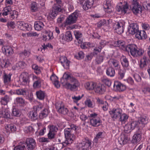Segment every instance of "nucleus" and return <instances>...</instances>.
Segmentation results:
<instances>
[{"label": "nucleus", "mask_w": 150, "mask_h": 150, "mask_svg": "<svg viewBox=\"0 0 150 150\" xmlns=\"http://www.w3.org/2000/svg\"><path fill=\"white\" fill-rule=\"evenodd\" d=\"M90 123L92 126L96 127L100 124L101 120L98 117L92 118L90 119Z\"/></svg>", "instance_id": "24"}, {"label": "nucleus", "mask_w": 150, "mask_h": 150, "mask_svg": "<svg viewBox=\"0 0 150 150\" xmlns=\"http://www.w3.org/2000/svg\"><path fill=\"white\" fill-rule=\"evenodd\" d=\"M64 39L65 41L67 42H70L72 40V37L71 34V33L70 31H68L66 32Z\"/></svg>", "instance_id": "41"}, {"label": "nucleus", "mask_w": 150, "mask_h": 150, "mask_svg": "<svg viewBox=\"0 0 150 150\" xmlns=\"http://www.w3.org/2000/svg\"><path fill=\"white\" fill-rule=\"evenodd\" d=\"M129 140V138L127 136L124 135L120 136L118 138V142L121 145L126 144Z\"/></svg>", "instance_id": "27"}, {"label": "nucleus", "mask_w": 150, "mask_h": 150, "mask_svg": "<svg viewBox=\"0 0 150 150\" xmlns=\"http://www.w3.org/2000/svg\"><path fill=\"white\" fill-rule=\"evenodd\" d=\"M34 129L31 126L26 127L24 129V131L26 133H28L29 132L33 133L34 132Z\"/></svg>", "instance_id": "51"}, {"label": "nucleus", "mask_w": 150, "mask_h": 150, "mask_svg": "<svg viewBox=\"0 0 150 150\" xmlns=\"http://www.w3.org/2000/svg\"><path fill=\"white\" fill-rule=\"evenodd\" d=\"M2 52L8 56H10L13 53V49L9 46H4L2 47Z\"/></svg>", "instance_id": "13"}, {"label": "nucleus", "mask_w": 150, "mask_h": 150, "mask_svg": "<svg viewBox=\"0 0 150 150\" xmlns=\"http://www.w3.org/2000/svg\"><path fill=\"white\" fill-rule=\"evenodd\" d=\"M132 4L130 6V8L135 14L141 13L142 11V6L137 2V0H132Z\"/></svg>", "instance_id": "3"}, {"label": "nucleus", "mask_w": 150, "mask_h": 150, "mask_svg": "<svg viewBox=\"0 0 150 150\" xmlns=\"http://www.w3.org/2000/svg\"><path fill=\"white\" fill-rule=\"evenodd\" d=\"M26 147L28 150H33L36 146L35 140L33 138H28L25 142Z\"/></svg>", "instance_id": "10"}, {"label": "nucleus", "mask_w": 150, "mask_h": 150, "mask_svg": "<svg viewBox=\"0 0 150 150\" xmlns=\"http://www.w3.org/2000/svg\"><path fill=\"white\" fill-rule=\"evenodd\" d=\"M44 26V25L42 21H37L35 22L34 28L36 30H40L43 29Z\"/></svg>", "instance_id": "26"}, {"label": "nucleus", "mask_w": 150, "mask_h": 150, "mask_svg": "<svg viewBox=\"0 0 150 150\" xmlns=\"http://www.w3.org/2000/svg\"><path fill=\"white\" fill-rule=\"evenodd\" d=\"M26 66L25 63L23 61H20L16 64L17 67H20L21 68H24Z\"/></svg>", "instance_id": "61"}, {"label": "nucleus", "mask_w": 150, "mask_h": 150, "mask_svg": "<svg viewBox=\"0 0 150 150\" xmlns=\"http://www.w3.org/2000/svg\"><path fill=\"white\" fill-rule=\"evenodd\" d=\"M92 143L91 140L88 138H86L79 145L80 147H85V148L87 149L90 147L91 148V145Z\"/></svg>", "instance_id": "23"}, {"label": "nucleus", "mask_w": 150, "mask_h": 150, "mask_svg": "<svg viewBox=\"0 0 150 150\" xmlns=\"http://www.w3.org/2000/svg\"><path fill=\"white\" fill-rule=\"evenodd\" d=\"M107 75L110 77L113 76L115 74V69L112 67H110L107 69L106 71Z\"/></svg>", "instance_id": "40"}, {"label": "nucleus", "mask_w": 150, "mask_h": 150, "mask_svg": "<svg viewBox=\"0 0 150 150\" xmlns=\"http://www.w3.org/2000/svg\"><path fill=\"white\" fill-rule=\"evenodd\" d=\"M0 64L1 67L2 68H7L8 67V66L7 61L6 59H3L2 60Z\"/></svg>", "instance_id": "58"}, {"label": "nucleus", "mask_w": 150, "mask_h": 150, "mask_svg": "<svg viewBox=\"0 0 150 150\" xmlns=\"http://www.w3.org/2000/svg\"><path fill=\"white\" fill-rule=\"evenodd\" d=\"M70 82L71 83L73 84V85L77 86L78 87H79L80 85L79 81L74 77L71 79Z\"/></svg>", "instance_id": "53"}, {"label": "nucleus", "mask_w": 150, "mask_h": 150, "mask_svg": "<svg viewBox=\"0 0 150 150\" xmlns=\"http://www.w3.org/2000/svg\"><path fill=\"white\" fill-rule=\"evenodd\" d=\"M129 124L130 125L132 129H134L137 126L140 124L137 121H131L129 123Z\"/></svg>", "instance_id": "54"}, {"label": "nucleus", "mask_w": 150, "mask_h": 150, "mask_svg": "<svg viewBox=\"0 0 150 150\" xmlns=\"http://www.w3.org/2000/svg\"><path fill=\"white\" fill-rule=\"evenodd\" d=\"M12 11L10 6H8L5 7L3 11L2 15L3 16H6L10 14L11 17L13 18L14 16L13 13H12Z\"/></svg>", "instance_id": "22"}, {"label": "nucleus", "mask_w": 150, "mask_h": 150, "mask_svg": "<svg viewBox=\"0 0 150 150\" xmlns=\"http://www.w3.org/2000/svg\"><path fill=\"white\" fill-rule=\"evenodd\" d=\"M113 87L116 91H123L126 88L125 85L118 81H115Z\"/></svg>", "instance_id": "14"}, {"label": "nucleus", "mask_w": 150, "mask_h": 150, "mask_svg": "<svg viewBox=\"0 0 150 150\" xmlns=\"http://www.w3.org/2000/svg\"><path fill=\"white\" fill-rule=\"evenodd\" d=\"M68 88L72 91H75L78 89L77 86L73 85L71 83H67L66 84Z\"/></svg>", "instance_id": "49"}, {"label": "nucleus", "mask_w": 150, "mask_h": 150, "mask_svg": "<svg viewBox=\"0 0 150 150\" xmlns=\"http://www.w3.org/2000/svg\"><path fill=\"white\" fill-rule=\"evenodd\" d=\"M96 83L93 82H88L85 85V88L88 90H92L94 89Z\"/></svg>", "instance_id": "36"}, {"label": "nucleus", "mask_w": 150, "mask_h": 150, "mask_svg": "<svg viewBox=\"0 0 150 150\" xmlns=\"http://www.w3.org/2000/svg\"><path fill=\"white\" fill-rule=\"evenodd\" d=\"M16 101L17 104L21 106H24L25 105V100L21 97L17 98Z\"/></svg>", "instance_id": "45"}, {"label": "nucleus", "mask_w": 150, "mask_h": 150, "mask_svg": "<svg viewBox=\"0 0 150 150\" xmlns=\"http://www.w3.org/2000/svg\"><path fill=\"white\" fill-rule=\"evenodd\" d=\"M122 112V110L120 108H114L110 112V113L112 118L115 120L119 118Z\"/></svg>", "instance_id": "7"}, {"label": "nucleus", "mask_w": 150, "mask_h": 150, "mask_svg": "<svg viewBox=\"0 0 150 150\" xmlns=\"http://www.w3.org/2000/svg\"><path fill=\"white\" fill-rule=\"evenodd\" d=\"M42 108V105L34 106L33 110L30 112L29 116L30 118L33 120H35L38 118V112Z\"/></svg>", "instance_id": "4"}, {"label": "nucleus", "mask_w": 150, "mask_h": 150, "mask_svg": "<svg viewBox=\"0 0 150 150\" xmlns=\"http://www.w3.org/2000/svg\"><path fill=\"white\" fill-rule=\"evenodd\" d=\"M30 9L33 12H35L38 10V6L36 3L35 2H33L30 5Z\"/></svg>", "instance_id": "50"}, {"label": "nucleus", "mask_w": 150, "mask_h": 150, "mask_svg": "<svg viewBox=\"0 0 150 150\" xmlns=\"http://www.w3.org/2000/svg\"><path fill=\"white\" fill-rule=\"evenodd\" d=\"M36 95L37 98L40 100H43L45 96V93L44 91L39 90L36 92Z\"/></svg>", "instance_id": "34"}, {"label": "nucleus", "mask_w": 150, "mask_h": 150, "mask_svg": "<svg viewBox=\"0 0 150 150\" xmlns=\"http://www.w3.org/2000/svg\"><path fill=\"white\" fill-rule=\"evenodd\" d=\"M128 118V116L126 114L122 113L118 119L122 123L124 124L127 121Z\"/></svg>", "instance_id": "38"}, {"label": "nucleus", "mask_w": 150, "mask_h": 150, "mask_svg": "<svg viewBox=\"0 0 150 150\" xmlns=\"http://www.w3.org/2000/svg\"><path fill=\"white\" fill-rule=\"evenodd\" d=\"M69 141H65L62 143L58 144L57 146V149L59 150H61L64 147L68 146L69 144H71V143L68 142Z\"/></svg>", "instance_id": "39"}, {"label": "nucleus", "mask_w": 150, "mask_h": 150, "mask_svg": "<svg viewBox=\"0 0 150 150\" xmlns=\"http://www.w3.org/2000/svg\"><path fill=\"white\" fill-rule=\"evenodd\" d=\"M124 129L125 131H126L127 133L130 132L132 130H133L130 125L129 124V123L125 125L124 127Z\"/></svg>", "instance_id": "55"}, {"label": "nucleus", "mask_w": 150, "mask_h": 150, "mask_svg": "<svg viewBox=\"0 0 150 150\" xmlns=\"http://www.w3.org/2000/svg\"><path fill=\"white\" fill-rule=\"evenodd\" d=\"M30 54V52L29 51L25 50L23 52L19 54L20 56L24 58L25 57H28Z\"/></svg>", "instance_id": "48"}, {"label": "nucleus", "mask_w": 150, "mask_h": 150, "mask_svg": "<svg viewBox=\"0 0 150 150\" xmlns=\"http://www.w3.org/2000/svg\"><path fill=\"white\" fill-rule=\"evenodd\" d=\"M71 129L66 128L64 129V134L66 138V141H69V143L71 144L73 141L75 139V136L74 134L71 132Z\"/></svg>", "instance_id": "6"}, {"label": "nucleus", "mask_w": 150, "mask_h": 150, "mask_svg": "<svg viewBox=\"0 0 150 150\" xmlns=\"http://www.w3.org/2000/svg\"><path fill=\"white\" fill-rule=\"evenodd\" d=\"M78 16L76 12H74L70 15L66 19V23L67 24L70 25L76 22Z\"/></svg>", "instance_id": "9"}, {"label": "nucleus", "mask_w": 150, "mask_h": 150, "mask_svg": "<svg viewBox=\"0 0 150 150\" xmlns=\"http://www.w3.org/2000/svg\"><path fill=\"white\" fill-rule=\"evenodd\" d=\"M140 123L144 125L146 124L148 122V118L145 115H142L140 119Z\"/></svg>", "instance_id": "46"}, {"label": "nucleus", "mask_w": 150, "mask_h": 150, "mask_svg": "<svg viewBox=\"0 0 150 150\" xmlns=\"http://www.w3.org/2000/svg\"><path fill=\"white\" fill-rule=\"evenodd\" d=\"M25 146L23 143L20 144L19 145L16 146L13 149V150H25Z\"/></svg>", "instance_id": "47"}, {"label": "nucleus", "mask_w": 150, "mask_h": 150, "mask_svg": "<svg viewBox=\"0 0 150 150\" xmlns=\"http://www.w3.org/2000/svg\"><path fill=\"white\" fill-rule=\"evenodd\" d=\"M121 63L124 67L127 68L129 65V62L126 57L122 55L120 58Z\"/></svg>", "instance_id": "30"}, {"label": "nucleus", "mask_w": 150, "mask_h": 150, "mask_svg": "<svg viewBox=\"0 0 150 150\" xmlns=\"http://www.w3.org/2000/svg\"><path fill=\"white\" fill-rule=\"evenodd\" d=\"M84 54L83 52L82 51H80L78 53L77 55L75 57L79 59H81L83 58L84 57Z\"/></svg>", "instance_id": "63"}, {"label": "nucleus", "mask_w": 150, "mask_h": 150, "mask_svg": "<svg viewBox=\"0 0 150 150\" xmlns=\"http://www.w3.org/2000/svg\"><path fill=\"white\" fill-rule=\"evenodd\" d=\"M103 59L104 57L103 56L99 55L98 56L96 59V62L97 64H100L103 62Z\"/></svg>", "instance_id": "60"}, {"label": "nucleus", "mask_w": 150, "mask_h": 150, "mask_svg": "<svg viewBox=\"0 0 150 150\" xmlns=\"http://www.w3.org/2000/svg\"><path fill=\"white\" fill-rule=\"evenodd\" d=\"M32 68L35 71V72L36 74H38L40 73V69L37 65L36 64L33 65L32 66Z\"/></svg>", "instance_id": "59"}, {"label": "nucleus", "mask_w": 150, "mask_h": 150, "mask_svg": "<svg viewBox=\"0 0 150 150\" xmlns=\"http://www.w3.org/2000/svg\"><path fill=\"white\" fill-rule=\"evenodd\" d=\"M74 33L75 38L77 40H79L82 36L81 33L79 31H75L74 32Z\"/></svg>", "instance_id": "57"}, {"label": "nucleus", "mask_w": 150, "mask_h": 150, "mask_svg": "<svg viewBox=\"0 0 150 150\" xmlns=\"http://www.w3.org/2000/svg\"><path fill=\"white\" fill-rule=\"evenodd\" d=\"M148 58L145 56H144L140 59L139 63V67L140 69L143 70H145L148 64Z\"/></svg>", "instance_id": "11"}, {"label": "nucleus", "mask_w": 150, "mask_h": 150, "mask_svg": "<svg viewBox=\"0 0 150 150\" xmlns=\"http://www.w3.org/2000/svg\"><path fill=\"white\" fill-rule=\"evenodd\" d=\"M103 132H98L94 139V141L96 142L98 141V139L101 138L103 137Z\"/></svg>", "instance_id": "62"}, {"label": "nucleus", "mask_w": 150, "mask_h": 150, "mask_svg": "<svg viewBox=\"0 0 150 150\" xmlns=\"http://www.w3.org/2000/svg\"><path fill=\"white\" fill-rule=\"evenodd\" d=\"M20 78L22 85H26L29 82L28 77L26 73H22L20 75Z\"/></svg>", "instance_id": "21"}, {"label": "nucleus", "mask_w": 150, "mask_h": 150, "mask_svg": "<svg viewBox=\"0 0 150 150\" xmlns=\"http://www.w3.org/2000/svg\"><path fill=\"white\" fill-rule=\"evenodd\" d=\"M53 38V33L50 31L46 32L45 33V35L43 36V38L45 40L52 39Z\"/></svg>", "instance_id": "42"}, {"label": "nucleus", "mask_w": 150, "mask_h": 150, "mask_svg": "<svg viewBox=\"0 0 150 150\" xmlns=\"http://www.w3.org/2000/svg\"><path fill=\"white\" fill-rule=\"evenodd\" d=\"M94 90L97 93L103 94L105 91V88L103 85L100 84L97 85L96 84Z\"/></svg>", "instance_id": "15"}, {"label": "nucleus", "mask_w": 150, "mask_h": 150, "mask_svg": "<svg viewBox=\"0 0 150 150\" xmlns=\"http://www.w3.org/2000/svg\"><path fill=\"white\" fill-rule=\"evenodd\" d=\"M12 75V74L10 73L8 74H7L5 73L4 74L3 79L5 84H8L11 82Z\"/></svg>", "instance_id": "32"}, {"label": "nucleus", "mask_w": 150, "mask_h": 150, "mask_svg": "<svg viewBox=\"0 0 150 150\" xmlns=\"http://www.w3.org/2000/svg\"><path fill=\"white\" fill-rule=\"evenodd\" d=\"M55 107L58 112L64 115L68 114L69 110L65 107L64 104L62 101H59L56 103Z\"/></svg>", "instance_id": "2"}, {"label": "nucleus", "mask_w": 150, "mask_h": 150, "mask_svg": "<svg viewBox=\"0 0 150 150\" xmlns=\"http://www.w3.org/2000/svg\"><path fill=\"white\" fill-rule=\"evenodd\" d=\"M113 28L115 32L118 34H121L124 32L123 25L121 22L116 23L113 25Z\"/></svg>", "instance_id": "8"}, {"label": "nucleus", "mask_w": 150, "mask_h": 150, "mask_svg": "<svg viewBox=\"0 0 150 150\" xmlns=\"http://www.w3.org/2000/svg\"><path fill=\"white\" fill-rule=\"evenodd\" d=\"M108 63L109 65L113 66L115 69H119L120 68L119 61L116 59H110L108 61Z\"/></svg>", "instance_id": "17"}, {"label": "nucleus", "mask_w": 150, "mask_h": 150, "mask_svg": "<svg viewBox=\"0 0 150 150\" xmlns=\"http://www.w3.org/2000/svg\"><path fill=\"white\" fill-rule=\"evenodd\" d=\"M27 92V90L25 88H19L14 90L13 93L19 95H26Z\"/></svg>", "instance_id": "35"}, {"label": "nucleus", "mask_w": 150, "mask_h": 150, "mask_svg": "<svg viewBox=\"0 0 150 150\" xmlns=\"http://www.w3.org/2000/svg\"><path fill=\"white\" fill-rule=\"evenodd\" d=\"M0 114L3 116L4 118H10V114L9 111L7 109L0 110Z\"/></svg>", "instance_id": "31"}, {"label": "nucleus", "mask_w": 150, "mask_h": 150, "mask_svg": "<svg viewBox=\"0 0 150 150\" xmlns=\"http://www.w3.org/2000/svg\"><path fill=\"white\" fill-rule=\"evenodd\" d=\"M60 6L57 4H54L52 6L49 14V16L51 19H54L57 15L58 13L61 11Z\"/></svg>", "instance_id": "5"}, {"label": "nucleus", "mask_w": 150, "mask_h": 150, "mask_svg": "<svg viewBox=\"0 0 150 150\" xmlns=\"http://www.w3.org/2000/svg\"><path fill=\"white\" fill-rule=\"evenodd\" d=\"M93 4V2L92 1H90L89 0H87L82 5V7L84 10H87L91 8Z\"/></svg>", "instance_id": "33"}, {"label": "nucleus", "mask_w": 150, "mask_h": 150, "mask_svg": "<svg viewBox=\"0 0 150 150\" xmlns=\"http://www.w3.org/2000/svg\"><path fill=\"white\" fill-rule=\"evenodd\" d=\"M16 25L18 28L23 30H27L29 26L27 23L21 21H18L16 23Z\"/></svg>", "instance_id": "19"}, {"label": "nucleus", "mask_w": 150, "mask_h": 150, "mask_svg": "<svg viewBox=\"0 0 150 150\" xmlns=\"http://www.w3.org/2000/svg\"><path fill=\"white\" fill-rule=\"evenodd\" d=\"M114 44L115 46L118 47L124 51H129L131 55L134 57L141 56L144 52L143 50L138 48L134 44H129L127 46L125 42L122 40H117Z\"/></svg>", "instance_id": "1"}, {"label": "nucleus", "mask_w": 150, "mask_h": 150, "mask_svg": "<svg viewBox=\"0 0 150 150\" xmlns=\"http://www.w3.org/2000/svg\"><path fill=\"white\" fill-rule=\"evenodd\" d=\"M125 73V70L120 69L118 72L119 76V78L120 79H122L124 77Z\"/></svg>", "instance_id": "56"}, {"label": "nucleus", "mask_w": 150, "mask_h": 150, "mask_svg": "<svg viewBox=\"0 0 150 150\" xmlns=\"http://www.w3.org/2000/svg\"><path fill=\"white\" fill-rule=\"evenodd\" d=\"M128 8V5L126 3L122 6H119L117 7L116 10L118 12H121V13L125 14L126 13Z\"/></svg>", "instance_id": "29"}, {"label": "nucleus", "mask_w": 150, "mask_h": 150, "mask_svg": "<svg viewBox=\"0 0 150 150\" xmlns=\"http://www.w3.org/2000/svg\"><path fill=\"white\" fill-rule=\"evenodd\" d=\"M34 79L35 81L33 85V87L35 88L40 87L41 86V83L43 80L39 77L36 76H34Z\"/></svg>", "instance_id": "25"}, {"label": "nucleus", "mask_w": 150, "mask_h": 150, "mask_svg": "<svg viewBox=\"0 0 150 150\" xmlns=\"http://www.w3.org/2000/svg\"><path fill=\"white\" fill-rule=\"evenodd\" d=\"M101 81L102 82L105 83L108 87H110L111 85V81L107 78L103 77L101 78Z\"/></svg>", "instance_id": "44"}, {"label": "nucleus", "mask_w": 150, "mask_h": 150, "mask_svg": "<svg viewBox=\"0 0 150 150\" xmlns=\"http://www.w3.org/2000/svg\"><path fill=\"white\" fill-rule=\"evenodd\" d=\"M103 6L106 12L108 13H110L112 11L113 8L111 6L110 1L106 0L105 1Z\"/></svg>", "instance_id": "16"}, {"label": "nucleus", "mask_w": 150, "mask_h": 150, "mask_svg": "<svg viewBox=\"0 0 150 150\" xmlns=\"http://www.w3.org/2000/svg\"><path fill=\"white\" fill-rule=\"evenodd\" d=\"M48 114V111L47 109H44L39 114V117L40 119H43L46 117Z\"/></svg>", "instance_id": "43"}, {"label": "nucleus", "mask_w": 150, "mask_h": 150, "mask_svg": "<svg viewBox=\"0 0 150 150\" xmlns=\"http://www.w3.org/2000/svg\"><path fill=\"white\" fill-rule=\"evenodd\" d=\"M147 36L144 30L139 31L135 35L136 38L139 39H145Z\"/></svg>", "instance_id": "28"}, {"label": "nucleus", "mask_w": 150, "mask_h": 150, "mask_svg": "<svg viewBox=\"0 0 150 150\" xmlns=\"http://www.w3.org/2000/svg\"><path fill=\"white\" fill-rule=\"evenodd\" d=\"M139 31L138 26L137 23L131 24L128 27V31L131 34L136 35Z\"/></svg>", "instance_id": "12"}, {"label": "nucleus", "mask_w": 150, "mask_h": 150, "mask_svg": "<svg viewBox=\"0 0 150 150\" xmlns=\"http://www.w3.org/2000/svg\"><path fill=\"white\" fill-rule=\"evenodd\" d=\"M142 138V134L140 132H136L133 136L132 142L136 144L139 142Z\"/></svg>", "instance_id": "20"}, {"label": "nucleus", "mask_w": 150, "mask_h": 150, "mask_svg": "<svg viewBox=\"0 0 150 150\" xmlns=\"http://www.w3.org/2000/svg\"><path fill=\"white\" fill-rule=\"evenodd\" d=\"M10 100V97L7 95H6L1 98L0 102L2 105H7Z\"/></svg>", "instance_id": "37"}, {"label": "nucleus", "mask_w": 150, "mask_h": 150, "mask_svg": "<svg viewBox=\"0 0 150 150\" xmlns=\"http://www.w3.org/2000/svg\"><path fill=\"white\" fill-rule=\"evenodd\" d=\"M20 111L18 109L14 108L13 109L12 115L15 117H18L20 115Z\"/></svg>", "instance_id": "52"}, {"label": "nucleus", "mask_w": 150, "mask_h": 150, "mask_svg": "<svg viewBox=\"0 0 150 150\" xmlns=\"http://www.w3.org/2000/svg\"><path fill=\"white\" fill-rule=\"evenodd\" d=\"M57 130L58 128L56 126L54 125L50 126L49 130L50 132L54 133L55 132H57Z\"/></svg>", "instance_id": "64"}, {"label": "nucleus", "mask_w": 150, "mask_h": 150, "mask_svg": "<svg viewBox=\"0 0 150 150\" xmlns=\"http://www.w3.org/2000/svg\"><path fill=\"white\" fill-rule=\"evenodd\" d=\"M59 62L64 68H67L69 67L70 61L67 59L66 57H61L59 59Z\"/></svg>", "instance_id": "18"}]
</instances>
